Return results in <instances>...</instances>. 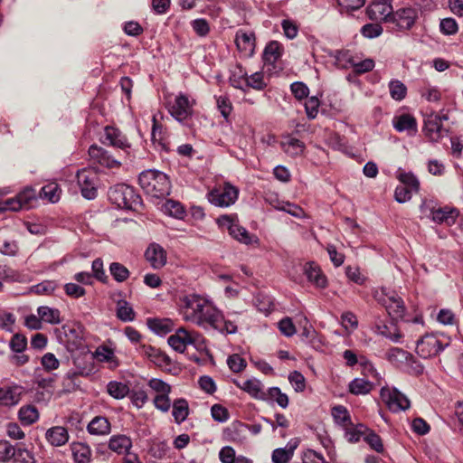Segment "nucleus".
I'll return each instance as SVG.
<instances>
[{"mask_svg": "<svg viewBox=\"0 0 463 463\" xmlns=\"http://www.w3.org/2000/svg\"><path fill=\"white\" fill-rule=\"evenodd\" d=\"M180 303V313L184 321L203 329L220 326L222 312L206 298L190 294L182 298Z\"/></svg>", "mask_w": 463, "mask_h": 463, "instance_id": "f257e3e1", "label": "nucleus"}, {"mask_svg": "<svg viewBox=\"0 0 463 463\" xmlns=\"http://www.w3.org/2000/svg\"><path fill=\"white\" fill-rule=\"evenodd\" d=\"M139 184L149 195L160 198L170 194L171 184L167 175L156 170L144 171L139 175Z\"/></svg>", "mask_w": 463, "mask_h": 463, "instance_id": "f03ea898", "label": "nucleus"}, {"mask_svg": "<svg viewBox=\"0 0 463 463\" xmlns=\"http://www.w3.org/2000/svg\"><path fill=\"white\" fill-rule=\"evenodd\" d=\"M169 345L178 353H184L187 345H194L202 350L205 347L203 336L197 331H188L185 327H179L175 333L167 339Z\"/></svg>", "mask_w": 463, "mask_h": 463, "instance_id": "7ed1b4c3", "label": "nucleus"}, {"mask_svg": "<svg viewBox=\"0 0 463 463\" xmlns=\"http://www.w3.org/2000/svg\"><path fill=\"white\" fill-rule=\"evenodd\" d=\"M109 200L118 208L137 210L140 204V197L135 190L127 184H119L109 191Z\"/></svg>", "mask_w": 463, "mask_h": 463, "instance_id": "20e7f679", "label": "nucleus"}, {"mask_svg": "<svg viewBox=\"0 0 463 463\" xmlns=\"http://www.w3.org/2000/svg\"><path fill=\"white\" fill-rule=\"evenodd\" d=\"M217 222L219 225L227 228L230 235L241 243L250 245L259 241L255 235L250 234L244 227L235 222L229 215L220 216Z\"/></svg>", "mask_w": 463, "mask_h": 463, "instance_id": "39448f33", "label": "nucleus"}, {"mask_svg": "<svg viewBox=\"0 0 463 463\" xmlns=\"http://www.w3.org/2000/svg\"><path fill=\"white\" fill-rule=\"evenodd\" d=\"M238 189L230 183H225L214 188L209 194V201L211 203L219 207H228L235 203L238 198Z\"/></svg>", "mask_w": 463, "mask_h": 463, "instance_id": "423d86ee", "label": "nucleus"}, {"mask_svg": "<svg viewBox=\"0 0 463 463\" xmlns=\"http://www.w3.org/2000/svg\"><path fill=\"white\" fill-rule=\"evenodd\" d=\"M381 397L383 401L385 402L388 408L393 412L405 411L411 404L409 399L396 389L390 390L387 388H382Z\"/></svg>", "mask_w": 463, "mask_h": 463, "instance_id": "0eeeda50", "label": "nucleus"}, {"mask_svg": "<svg viewBox=\"0 0 463 463\" xmlns=\"http://www.w3.org/2000/svg\"><path fill=\"white\" fill-rule=\"evenodd\" d=\"M193 106L194 102L190 101L187 96L179 94L173 103L169 104L168 110L176 120L182 122L191 118Z\"/></svg>", "mask_w": 463, "mask_h": 463, "instance_id": "6e6552de", "label": "nucleus"}, {"mask_svg": "<svg viewBox=\"0 0 463 463\" xmlns=\"http://www.w3.org/2000/svg\"><path fill=\"white\" fill-rule=\"evenodd\" d=\"M77 180L82 195L87 199H93L97 194V174L93 170L81 169L78 171Z\"/></svg>", "mask_w": 463, "mask_h": 463, "instance_id": "1a4fd4ad", "label": "nucleus"}, {"mask_svg": "<svg viewBox=\"0 0 463 463\" xmlns=\"http://www.w3.org/2000/svg\"><path fill=\"white\" fill-rule=\"evenodd\" d=\"M89 156L93 163H97L107 168L119 167L121 163L114 158L106 149L97 145L89 148Z\"/></svg>", "mask_w": 463, "mask_h": 463, "instance_id": "9d476101", "label": "nucleus"}, {"mask_svg": "<svg viewBox=\"0 0 463 463\" xmlns=\"http://www.w3.org/2000/svg\"><path fill=\"white\" fill-rule=\"evenodd\" d=\"M441 349L440 342L434 335H425L417 341L416 352L423 358L436 355Z\"/></svg>", "mask_w": 463, "mask_h": 463, "instance_id": "9b49d317", "label": "nucleus"}, {"mask_svg": "<svg viewBox=\"0 0 463 463\" xmlns=\"http://www.w3.org/2000/svg\"><path fill=\"white\" fill-rule=\"evenodd\" d=\"M418 19V10L411 7L398 9L392 14V22L402 30H409Z\"/></svg>", "mask_w": 463, "mask_h": 463, "instance_id": "f8f14e48", "label": "nucleus"}, {"mask_svg": "<svg viewBox=\"0 0 463 463\" xmlns=\"http://www.w3.org/2000/svg\"><path fill=\"white\" fill-rule=\"evenodd\" d=\"M145 258L151 267L156 269L163 268L167 260L165 249L155 242L151 243L146 250Z\"/></svg>", "mask_w": 463, "mask_h": 463, "instance_id": "ddd939ff", "label": "nucleus"}, {"mask_svg": "<svg viewBox=\"0 0 463 463\" xmlns=\"http://www.w3.org/2000/svg\"><path fill=\"white\" fill-rule=\"evenodd\" d=\"M383 305L392 319L399 320L403 318L406 310L405 306L402 298L397 294L386 295V298L383 299Z\"/></svg>", "mask_w": 463, "mask_h": 463, "instance_id": "4468645a", "label": "nucleus"}, {"mask_svg": "<svg viewBox=\"0 0 463 463\" xmlns=\"http://www.w3.org/2000/svg\"><path fill=\"white\" fill-rule=\"evenodd\" d=\"M139 352L158 367L165 369L171 364V359L165 353L151 345H141Z\"/></svg>", "mask_w": 463, "mask_h": 463, "instance_id": "2eb2a0df", "label": "nucleus"}, {"mask_svg": "<svg viewBox=\"0 0 463 463\" xmlns=\"http://www.w3.org/2000/svg\"><path fill=\"white\" fill-rule=\"evenodd\" d=\"M304 273L309 282L317 288H325L327 286L326 277L322 272L320 267L315 262H307L304 266Z\"/></svg>", "mask_w": 463, "mask_h": 463, "instance_id": "dca6fc26", "label": "nucleus"}, {"mask_svg": "<svg viewBox=\"0 0 463 463\" xmlns=\"http://www.w3.org/2000/svg\"><path fill=\"white\" fill-rule=\"evenodd\" d=\"M87 430L91 435L106 436L110 433L111 424L106 417L96 416L88 424Z\"/></svg>", "mask_w": 463, "mask_h": 463, "instance_id": "f3484780", "label": "nucleus"}, {"mask_svg": "<svg viewBox=\"0 0 463 463\" xmlns=\"http://www.w3.org/2000/svg\"><path fill=\"white\" fill-rule=\"evenodd\" d=\"M392 12V5L386 1L373 2L367 8V13L373 20H387Z\"/></svg>", "mask_w": 463, "mask_h": 463, "instance_id": "a211bd4d", "label": "nucleus"}, {"mask_svg": "<svg viewBox=\"0 0 463 463\" xmlns=\"http://www.w3.org/2000/svg\"><path fill=\"white\" fill-rule=\"evenodd\" d=\"M235 43L238 50L244 52L246 55L253 53L255 45V37L253 33H246L239 31L235 36Z\"/></svg>", "mask_w": 463, "mask_h": 463, "instance_id": "6ab92c4d", "label": "nucleus"}, {"mask_svg": "<svg viewBox=\"0 0 463 463\" xmlns=\"http://www.w3.org/2000/svg\"><path fill=\"white\" fill-rule=\"evenodd\" d=\"M102 143L104 145H109L119 148H125L128 146L126 137L121 135L118 129L112 127L105 128Z\"/></svg>", "mask_w": 463, "mask_h": 463, "instance_id": "aec40b11", "label": "nucleus"}, {"mask_svg": "<svg viewBox=\"0 0 463 463\" xmlns=\"http://www.w3.org/2000/svg\"><path fill=\"white\" fill-rule=\"evenodd\" d=\"M22 388L19 386L0 388V405L13 406L19 402Z\"/></svg>", "mask_w": 463, "mask_h": 463, "instance_id": "412c9836", "label": "nucleus"}, {"mask_svg": "<svg viewBox=\"0 0 463 463\" xmlns=\"http://www.w3.org/2000/svg\"><path fill=\"white\" fill-rule=\"evenodd\" d=\"M426 135L433 141H437L443 136L444 129L441 126V118L439 116L429 117L424 123Z\"/></svg>", "mask_w": 463, "mask_h": 463, "instance_id": "4be33fe9", "label": "nucleus"}, {"mask_svg": "<svg viewBox=\"0 0 463 463\" xmlns=\"http://www.w3.org/2000/svg\"><path fill=\"white\" fill-rule=\"evenodd\" d=\"M45 437L51 445L60 447L68 441L69 433L66 428L55 426L46 431Z\"/></svg>", "mask_w": 463, "mask_h": 463, "instance_id": "5701e85b", "label": "nucleus"}, {"mask_svg": "<svg viewBox=\"0 0 463 463\" xmlns=\"http://www.w3.org/2000/svg\"><path fill=\"white\" fill-rule=\"evenodd\" d=\"M132 447V441L129 437L124 434L113 435L109 440L110 450L118 454H125Z\"/></svg>", "mask_w": 463, "mask_h": 463, "instance_id": "b1692460", "label": "nucleus"}, {"mask_svg": "<svg viewBox=\"0 0 463 463\" xmlns=\"http://www.w3.org/2000/svg\"><path fill=\"white\" fill-rule=\"evenodd\" d=\"M247 430H249L251 433L256 435L261 431V425H247L240 421H235L226 430V433L232 440H236L239 439V437H237V435L245 432Z\"/></svg>", "mask_w": 463, "mask_h": 463, "instance_id": "393cba45", "label": "nucleus"}, {"mask_svg": "<svg viewBox=\"0 0 463 463\" xmlns=\"http://www.w3.org/2000/svg\"><path fill=\"white\" fill-rule=\"evenodd\" d=\"M386 357L393 365L403 370L405 364H408V361L411 359V354L401 348L394 347L386 353Z\"/></svg>", "mask_w": 463, "mask_h": 463, "instance_id": "a878e982", "label": "nucleus"}, {"mask_svg": "<svg viewBox=\"0 0 463 463\" xmlns=\"http://www.w3.org/2000/svg\"><path fill=\"white\" fill-rule=\"evenodd\" d=\"M282 149L290 156L301 155L305 149V145L299 139L293 137H286L280 143Z\"/></svg>", "mask_w": 463, "mask_h": 463, "instance_id": "bb28decb", "label": "nucleus"}, {"mask_svg": "<svg viewBox=\"0 0 463 463\" xmlns=\"http://www.w3.org/2000/svg\"><path fill=\"white\" fill-rule=\"evenodd\" d=\"M73 459L76 463H89L91 458L90 447L84 443H72L71 446Z\"/></svg>", "mask_w": 463, "mask_h": 463, "instance_id": "cd10ccee", "label": "nucleus"}, {"mask_svg": "<svg viewBox=\"0 0 463 463\" xmlns=\"http://www.w3.org/2000/svg\"><path fill=\"white\" fill-rule=\"evenodd\" d=\"M37 313L43 322L52 325H58L61 322V312L57 308L42 306L38 307Z\"/></svg>", "mask_w": 463, "mask_h": 463, "instance_id": "c85d7f7f", "label": "nucleus"}, {"mask_svg": "<svg viewBox=\"0 0 463 463\" xmlns=\"http://www.w3.org/2000/svg\"><path fill=\"white\" fill-rule=\"evenodd\" d=\"M393 127L400 132L407 130L414 133L417 131L416 120L409 114H403L393 119Z\"/></svg>", "mask_w": 463, "mask_h": 463, "instance_id": "c756f323", "label": "nucleus"}, {"mask_svg": "<svg viewBox=\"0 0 463 463\" xmlns=\"http://www.w3.org/2000/svg\"><path fill=\"white\" fill-rule=\"evenodd\" d=\"M373 388V383L364 378L354 379L348 386L349 392L354 395L368 394Z\"/></svg>", "mask_w": 463, "mask_h": 463, "instance_id": "7c9ffc66", "label": "nucleus"}, {"mask_svg": "<svg viewBox=\"0 0 463 463\" xmlns=\"http://www.w3.org/2000/svg\"><path fill=\"white\" fill-rule=\"evenodd\" d=\"M297 444H288L286 448H279L272 452L273 463H288L293 457Z\"/></svg>", "mask_w": 463, "mask_h": 463, "instance_id": "2f4dec72", "label": "nucleus"}, {"mask_svg": "<svg viewBox=\"0 0 463 463\" xmlns=\"http://www.w3.org/2000/svg\"><path fill=\"white\" fill-rule=\"evenodd\" d=\"M172 413L175 422H183L184 420H185L189 413L188 402L184 399H179L175 401L173 404Z\"/></svg>", "mask_w": 463, "mask_h": 463, "instance_id": "473e14b6", "label": "nucleus"}, {"mask_svg": "<svg viewBox=\"0 0 463 463\" xmlns=\"http://www.w3.org/2000/svg\"><path fill=\"white\" fill-rule=\"evenodd\" d=\"M332 416L335 421L345 428L352 425L347 409L345 406L338 405L332 409Z\"/></svg>", "mask_w": 463, "mask_h": 463, "instance_id": "72a5a7b5", "label": "nucleus"}, {"mask_svg": "<svg viewBox=\"0 0 463 463\" xmlns=\"http://www.w3.org/2000/svg\"><path fill=\"white\" fill-rule=\"evenodd\" d=\"M458 216V211L456 209H438L432 212V219L437 222H446L449 224L454 222L455 218Z\"/></svg>", "mask_w": 463, "mask_h": 463, "instance_id": "f704fd0d", "label": "nucleus"}, {"mask_svg": "<svg viewBox=\"0 0 463 463\" xmlns=\"http://www.w3.org/2000/svg\"><path fill=\"white\" fill-rule=\"evenodd\" d=\"M149 327L157 334H166L173 329V322L170 319L154 318L148 320Z\"/></svg>", "mask_w": 463, "mask_h": 463, "instance_id": "c9c22d12", "label": "nucleus"}, {"mask_svg": "<svg viewBox=\"0 0 463 463\" xmlns=\"http://www.w3.org/2000/svg\"><path fill=\"white\" fill-rule=\"evenodd\" d=\"M38 418L39 412L34 406H24L19 411V419L23 423L26 425H30L35 422Z\"/></svg>", "mask_w": 463, "mask_h": 463, "instance_id": "e433bc0d", "label": "nucleus"}, {"mask_svg": "<svg viewBox=\"0 0 463 463\" xmlns=\"http://www.w3.org/2000/svg\"><path fill=\"white\" fill-rule=\"evenodd\" d=\"M40 196L48 199L51 203L60 200L61 189L56 183H50L42 188Z\"/></svg>", "mask_w": 463, "mask_h": 463, "instance_id": "4c0bfd02", "label": "nucleus"}, {"mask_svg": "<svg viewBox=\"0 0 463 463\" xmlns=\"http://www.w3.org/2000/svg\"><path fill=\"white\" fill-rule=\"evenodd\" d=\"M107 390L109 395L115 399H122L127 396L129 392V388L127 384L116 381L109 382Z\"/></svg>", "mask_w": 463, "mask_h": 463, "instance_id": "58836bf2", "label": "nucleus"}, {"mask_svg": "<svg viewBox=\"0 0 463 463\" xmlns=\"http://www.w3.org/2000/svg\"><path fill=\"white\" fill-rule=\"evenodd\" d=\"M117 317L122 321H132L135 318V312L128 302L120 300L117 305Z\"/></svg>", "mask_w": 463, "mask_h": 463, "instance_id": "ea45409f", "label": "nucleus"}, {"mask_svg": "<svg viewBox=\"0 0 463 463\" xmlns=\"http://www.w3.org/2000/svg\"><path fill=\"white\" fill-rule=\"evenodd\" d=\"M397 178L403 186L410 188L414 193L419 191L420 182L413 174L399 172Z\"/></svg>", "mask_w": 463, "mask_h": 463, "instance_id": "a19ab883", "label": "nucleus"}, {"mask_svg": "<svg viewBox=\"0 0 463 463\" xmlns=\"http://www.w3.org/2000/svg\"><path fill=\"white\" fill-rule=\"evenodd\" d=\"M244 83L247 87L252 88L254 90H262L265 88L266 84L263 80V74L260 72H255L251 74L250 77L246 73L242 75Z\"/></svg>", "mask_w": 463, "mask_h": 463, "instance_id": "79ce46f5", "label": "nucleus"}, {"mask_svg": "<svg viewBox=\"0 0 463 463\" xmlns=\"http://www.w3.org/2000/svg\"><path fill=\"white\" fill-rule=\"evenodd\" d=\"M109 271L118 282H123L129 277V270L119 262H112L109 266Z\"/></svg>", "mask_w": 463, "mask_h": 463, "instance_id": "37998d69", "label": "nucleus"}, {"mask_svg": "<svg viewBox=\"0 0 463 463\" xmlns=\"http://www.w3.org/2000/svg\"><path fill=\"white\" fill-rule=\"evenodd\" d=\"M280 56V48L278 42H270L265 48L263 58L267 62L274 63Z\"/></svg>", "mask_w": 463, "mask_h": 463, "instance_id": "c03bdc74", "label": "nucleus"}, {"mask_svg": "<svg viewBox=\"0 0 463 463\" xmlns=\"http://www.w3.org/2000/svg\"><path fill=\"white\" fill-rule=\"evenodd\" d=\"M241 390L247 392L254 398H260L262 394L261 383L257 379L245 381L241 385Z\"/></svg>", "mask_w": 463, "mask_h": 463, "instance_id": "a18cd8bd", "label": "nucleus"}, {"mask_svg": "<svg viewBox=\"0 0 463 463\" xmlns=\"http://www.w3.org/2000/svg\"><path fill=\"white\" fill-rule=\"evenodd\" d=\"M390 94L392 99L402 100L406 96L407 89L400 80H392L389 84Z\"/></svg>", "mask_w": 463, "mask_h": 463, "instance_id": "49530a36", "label": "nucleus"}, {"mask_svg": "<svg viewBox=\"0 0 463 463\" xmlns=\"http://www.w3.org/2000/svg\"><path fill=\"white\" fill-rule=\"evenodd\" d=\"M12 458L17 463H35L33 453L24 448L14 449Z\"/></svg>", "mask_w": 463, "mask_h": 463, "instance_id": "de8ad7c7", "label": "nucleus"}, {"mask_svg": "<svg viewBox=\"0 0 463 463\" xmlns=\"http://www.w3.org/2000/svg\"><path fill=\"white\" fill-rule=\"evenodd\" d=\"M148 386L156 392V395L170 393L171 386L164 381L153 378L148 382Z\"/></svg>", "mask_w": 463, "mask_h": 463, "instance_id": "09e8293b", "label": "nucleus"}, {"mask_svg": "<svg viewBox=\"0 0 463 463\" xmlns=\"http://www.w3.org/2000/svg\"><path fill=\"white\" fill-rule=\"evenodd\" d=\"M24 209H29L32 202L36 199L35 191L32 188H26L17 195Z\"/></svg>", "mask_w": 463, "mask_h": 463, "instance_id": "8fccbe9b", "label": "nucleus"}, {"mask_svg": "<svg viewBox=\"0 0 463 463\" xmlns=\"http://www.w3.org/2000/svg\"><path fill=\"white\" fill-rule=\"evenodd\" d=\"M320 101L317 97H310L305 102V109L308 118L313 119L318 113Z\"/></svg>", "mask_w": 463, "mask_h": 463, "instance_id": "3c124183", "label": "nucleus"}, {"mask_svg": "<svg viewBox=\"0 0 463 463\" xmlns=\"http://www.w3.org/2000/svg\"><path fill=\"white\" fill-rule=\"evenodd\" d=\"M269 396L270 399L277 402V403L282 407L286 408L288 404V395L281 392L280 389L278 387H272L269 390Z\"/></svg>", "mask_w": 463, "mask_h": 463, "instance_id": "603ef678", "label": "nucleus"}, {"mask_svg": "<svg viewBox=\"0 0 463 463\" xmlns=\"http://www.w3.org/2000/svg\"><path fill=\"white\" fill-rule=\"evenodd\" d=\"M256 306L260 311L269 314L274 309V304L269 297L259 295L256 298Z\"/></svg>", "mask_w": 463, "mask_h": 463, "instance_id": "864d4df0", "label": "nucleus"}, {"mask_svg": "<svg viewBox=\"0 0 463 463\" xmlns=\"http://www.w3.org/2000/svg\"><path fill=\"white\" fill-rule=\"evenodd\" d=\"M165 210L169 213L170 215L181 219L184 213V207L182 204L175 201H167L165 205Z\"/></svg>", "mask_w": 463, "mask_h": 463, "instance_id": "5fc2aeb1", "label": "nucleus"}, {"mask_svg": "<svg viewBox=\"0 0 463 463\" xmlns=\"http://www.w3.org/2000/svg\"><path fill=\"white\" fill-rule=\"evenodd\" d=\"M227 364L230 369L234 373H239L242 371L247 364L246 361L237 354L229 356Z\"/></svg>", "mask_w": 463, "mask_h": 463, "instance_id": "6e6d98bb", "label": "nucleus"}, {"mask_svg": "<svg viewBox=\"0 0 463 463\" xmlns=\"http://www.w3.org/2000/svg\"><path fill=\"white\" fill-rule=\"evenodd\" d=\"M290 383L294 386L296 392H303L306 388L305 377L298 371L292 372L288 375Z\"/></svg>", "mask_w": 463, "mask_h": 463, "instance_id": "4d7b16f0", "label": "nucleus"}, {"mask_svg": "<svg viewBox=\"0 0 463 463\" xmlns=\"http://www.w3.org/2000/svg\"><path fill=\"white\" fill-rule=\"evenodd\" d=\"M153 402L155 407L163 412H167L171 407L169 393L155 395Z\"/></svg>", "mask_w": 463, "mask_h": 463, "instance_id": "13d9d810", "label": "nucleus"}, {"mask_svg": "<svg viewBox=\"0 0 463 463\" xmlns=\"http://www.w3.org/2000/svg\"><path fill=\"white\" fill-rule=\"evenodd\" d=\"M279 329L285 336H292L296 333V327L290 317H284L279 322Z\"/></svg>", "mask_w": 463, "mask_h": 463, "instance_id": "bf43d9fd", "label": "nucleus"}, {"mask_svg": "<svg viewBox=\"0 0 463 463\" xmlns=\"http://www.w3.org/2000/svg\"><path fill=\"white\" fill-rule=\"evenodd\" d=\"M412 193L414 192L411 191L410 188L401 184L396 187L394 197L398 203H402L411 200Z\"/></svg>", "mask_w": 463, "mask_h": 463, "instance_id": "052dcab7", "label": "nucleus"}, {"mask_svg": "<svg viewBox=\"0 0 463 463\" xmlns=\"http://www.w3.org/2000/svg\"><path fill=\"white\" fill-rule=\"evenodd\" d=\"M14 454V447L6 440H0V461H8Z\"/></svg>", "mask_w": 463, "mask_h": 463, "instance_id": "680f3d73", "label": "nucleus"}, {"mask_svg": "<svg viewBox=\"0 0 463 463\" xmlns=\"http://www.w3.org/2000/svg\"><path fill=\"white\" fill-rule=\"evenodd\" d=\"M423 365L417 361L411 354V359L408 361V364H405L403 370L410 374L419 375L423 373Z\"/></svg>", "mask_w": 463, "mask_h": 463, "instance_id": "e2e57ef3", "label": "nucleus"}, {"mask_svg": "<svg viewBox=\"0 0 463 463\" xmlns=\"http://www.w3.org/2000/svg\"><path fill=\"white\" fill-rule=\"evenodd\" d=\"M26 345V337L19 334L14 335L10 342L11 349L16 353L23 352L25 349Z\"/></svg>", "mask_w": 463, "mask_h": 463, "instance_id": "0e129e2a", "label": "nucleus"}, {"mask_svg": "<svg viewBox=\"0 0 463 463\" xmlns=\"http://www.w3.org/2000/svg\"><path fill=\"white\" fill-rule=\"evenodd\" d=\"M364 440L377 452H383V445L380 436L371 431L364 437Z\"/></svg>", "mask_w": 463, "mask_h": 463, "instance_id": "69168bd1", "label": "nucleus"}, {"mask_svg": "<svg viewBox=\"0 0 463 463\" xmlns=\"http://www.w3.org/2000/svg\"><path fill=\"white\" fill-rule=\"evenodd\" d=\"M56 287H57V285L54 281L45 280V281H43V282L37 284L36 286H34L33 291L36 294H40V295L51 294L55 290Z\"/></svg>", "mask_w": 463, "mask_h": 463, "instance_id": "338daca9", "label": "nucleus"}, {"mask_svg": "<svg viewBox=\"0 0 463 463\" xmlns=\"http://www.w3.org/2000/svg\"><path fill=\"white\" fill-rule=\"evenodd\" d=\"M439 27H440V31L444 34H448V35L454 34L458 31V24H457L456 21L452 18H445V19L441 20Z\"/></svg>", "mask_w": 463, "mask_h": 463, "instance_id": "774afa93", "label": "nucleus"}]
</instances>
